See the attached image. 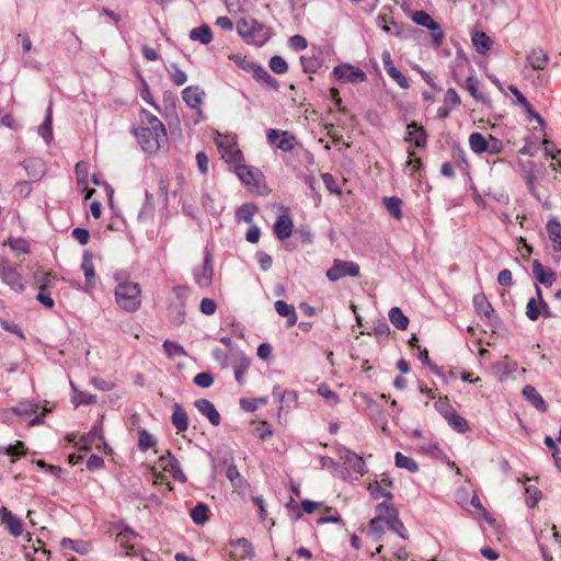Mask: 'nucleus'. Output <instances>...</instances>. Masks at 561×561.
<instances>
[{"label": "nucleus", "instance_id": "nucleus-1", "mask_svg": "<svg viewBox=\"0 0 561 561\" xmlns=\"http://www.w3.org/2000/svg\"><path fill=\"white\" fill-rule=\"evenodd\" d=\"M139 127H133L131 133L138 140L141 149L148 154H153L168 142L167 129L163 123L149 111H140Z\"/></svg>", "mask_w": 561, "mask_h": 561}, {"label": "nucleus", "instance_id": "nucleus-2", "mask_svg": "<svg viewBox=\"0 0 561 561\" xmlns=\"http://www.w3.org/2000/svg\"><path fill=\"white\" fill-rule=\"evenodd\" d=\"M237 32L250 45L263 46L272 36V28L260 23L251 16H243L237 21Z\"/></svg>", "mask_w": 561, "mask_h": 561}, {"label": "nucleus", "instance_id": "nucleus-3", "mask_svg": "<svg viewBox=\"0 0 561 561\" xmlns=\"http://www.w3.org/2000/svg\"><path fill=\"white\" fill-rule=\"evenodd\" d=\"M117 305L128 312H134L140 307V286L138 283L122 282L115 289Z\"/></svg>", "mask_w": 561, "mask_h": 561}, {"label": "nucleus", "instance_id": "nucleus-4", "mask_svg": "<svg viewBox=\"0 0 561 561\" xmlns=\"http://www.w3.org/2000/svg\"><path fill=\"white\" fill-rule=\"evenodd\" d=\"M190 294V288L185 285L173 287L174 300L170 302L168 308V317L172 324L179 327L185 321V304Z\"/></svg>", "mask_w": 561, "mask_h": 561}, {"label": "nucleus", "instance_id": "nucleus-5", "mask_svg": "<svg viewBox=\"0 0 561 561\" xmlns=\"http://www.w3.org/2000/svg\"><path fill=\"white\" fill-rule=\"evenodd\" d=\"M411 19L415 24L424 26L431 31V36L435 47L443 45L445 33L443 32L439 23L434 21L427 12L423 10L415 11L412 13Z\"/></svg>", "mask_w": 561, "mask_h": 561}, {"label": "nucleus", "instance_id": "nucleus-6", "mask_svg": "<svg viewBox=\"0 0 561 561\" xmlns=\"http://www.w3.org/2000/svg\"><path fill=\"white\" fill-rule=\"evenodd\" d=\"M359 275V265L353 261L334 260L333 265L327 271V277L331 282H337L345 276Z\"/></svg>", "mask_w": 561, "mask_h": 561}, {"label": "nucleus", "instance_id": "nucleus-7", "mask_svg": "<svg viewBox=\"0 0 561 561\" xmlns=\"http://www.w3.org/2000/svg\"><path fill=\"white\" fill-rule=\"evenodd\" d=\"M0 277L13 290L22 293L25 289L22 275L13 267L8 260L0 257Z\"/></svg>", "mask_w": 561, "mask_h": 561}, {"label": "nucleus", "instance_id": "nucleus-8", "mask_svg": "<svg viewBox=\"0 0 561 561\" xmlns=\"http://www.w3.org/2000/svg\"><path fill=\"white\" fill-rule=\"evenodd\" d=\"M334 76L339 81L342 82H364L367 79L366 73L359 69L355 68L348 64L339 65L333 70Z\"/></svg>", "mask_w": 561, "mask_h": 561}, {"label": "nucleus", "instance_id": "nucleus-9", "mask_svg": "<svg viewBox=\"0 0 561 561\" xmlns=\"http://www.w3.org/2000/svg\"><path fill=\"white\" fill-rule=\"evenodd\" d=\"M267 140L278 149L289 152L294 149L296 138L287 130L279 131L278 129L270 128L267 130Z\"/></svg>", "mask_w": 561, "mask_h": 561}, {"label": "nucleus", "instance_id": "nucleus-10", "mask_svg": "<svg viewBox=\"0 0 561 561\" xmlns=\"http://www.w3.org/2000/svg\"><path fill=\"white\" fill-rule=\"evenodd\" d=\"M193 275L195 283L199 287L206 288L211 285L214 266L209 253L205 255L203 264L194 268Z\"/></svg>", "mask_w": 561, "mask_h": 561}, {"label": "nucleus", "instance_id": "nucleus-11", "mask_svg": "<svg viewBox=\"0 0 561 561\" xmlns=\"http://www.w3.org/2000/svg\"><path fill=\"white\" fill-rule=\"evenodd\" d=\"M377 24L386 33L392 34L399 38H408L412 32H419V30L412 28L411 25L398 24L392 20L389 25L386 15H379L377 18Z\"/></svg>", "mask_w": 561, "mask_h": 561}, {"label": "nucleus", "instance_id": "nucleus-12", "mask_svg": "<svg viewBox=\"0 0 561 561\" xmlns=\"http://www.w3.org/2000/svg\"><path fill=\"white\" fill-rule=\"evenodd\" d=\"M473 306L479 316L485 318L491 325H496L499 318L495 310L488 301L485 295L479 294L473 297Z\"/></svg>", "mask_w": 561, "mask_h": 561}, {"label": "nucleus", "instance_id": "nucleus-13", "mask_svg": "<svg viewBox=\"0 0 561 561\" xmlns=\"http://www.w3.org/2000/svg\"><path fill=\"white\" fill-rule=\"evenodd\" d=\"M340 458L344 461L354 472L364 476L367 472L364 459L354 451L343 448L340 450Z\"/></svg>", "mask_w": 561, "mask_h": 561}, {"label": "nucleus", "instance_id": "nucleus-14", "mask_svg": "<svg viewBox=\"0 0 561 561\" xmlns=\"http://www.w3.org/2000/svg\"><path fill=\"white\" fill-rule=\"evenodd\" d=\"M550 58L547 51H545L541 47H535L530 49L526 55L527 65L531 67L533 70H543Z\"/></svg>", "mask_w": 561, "mask_h": 561}, {"label": "nucleus", "instance_id": "nucleus-15", "mask_svg": "<svg viewBox=\"0 0 561 561\" xmlns=\"http://www.w3.org/2000/svg\"><path fill=\"white\" fill-rule=\"evenodd\" d=\"M194 405L195 408L198 410V412L206 416L208 419V421L217 426L220 424V414L218 413V411L216 410L214 403L211 401H209L208 399H197L195 402H194Z\"/></svg>", "mask_w": 561, "mask_h": 561}, {"label": "nucleus", "instance_id": "nucleus-16", "mask_svg": "<svg viewBox=\"0 0 561 561\" xmlns=\"http://www.w3.org/2000/svg\"><path fill=\"white\" fill-rule=\"evenodd\" d=\"M0 519L12 536L18 537L22 534L23 528L21 519L14 516L12 512L4 506L0 508Z\"/></svg>", "mask_w": 561, "mask_h": 561}, {"label": "nucleus", "instance_id": "nucleus-17", "mask_svg": "<svg viewBox=\"0 0 561 561\" xmlns=\"http://www.w3.org/2000/svg\"><path fill=\"white\" fill-rule=\"evenodd\" d=\"M293 220L289 215H280L277 217L275 224H274V232L276 237L284 241L288 239L293 233Z\"/></svg>", "mask_w": 561, "mask_h": 561}, {"label": "nucleus", "instance_id": "nucleus-18", "mask_svg": "<svg viewBox=\"0 0 561 561\" xmlns=\"http://www.w3.org/2000/svg\"><path fill=\"white\" fill-rule=\"evenodd\" d=\"M249 66L255 80L264 82L274 91H278L279 82L274 77H272L265 68L256 64H249Z\"/></svg>", "mask_w": 561, "mask_h": 561}, {"label": "nucleus", "instance_id": "nucleus-19", "mask_svg": "<svg viewBox=\"0 0 561 561\" xmlns=\"http://www.w3.org/2000/svg\"><path fill=\"white\" fill-rule=\"evenodd\" d=\"M204 91L198 87L190 85L182 91V99L191 108H199Z\"/></svg>", "mask_w": 561, "mask_h": 561}, {"label": "nucleus", "instance_id": "nucleus-20", "mask_svg": "<svg viewBox=\"0 0 561 561\" xmlns=\"http://www.w3.org/2000/svg\"><path fill=\"white\" fill-rule=\"evenodd\" d=\"M172 424L176 428L178 433H183L188 428V416L186 411L180 403L173 404V413L171 416Z\"/></svg>", "mask_w": 561, "mask_h": 561}, {"label": "nucleus", "instance_id": "nucleus-21", "mask_svg": "<svg viewBox=\"0 0 561 561\" xmlns=\"http://www.w3.org/2000/svg\"><path fill=\"white\" fill-rule=\"evenodd\" d=\"M408 141H414L415 147L424 148L426 146V131L416 122H412L408 125Z\"/></svg>", "mask_w": 561, "mask_h": 561}, {"label": "nucleus", "instance_id": "nucleus-22", "mask_svg": "<svg viewBox=\"0 0 561 561\" xmlns=\"http://www.w3.org/2000/svg\"><path fill=\"white\" fill-rule=\"evenodd\" d=\"M533 274L536 279L545 286H551L556 280L554 272L551 270L547 271L538 260L533 262Z\"/></svg>", "mask_w": 561, "mask_h": 561}, {"label": "nucleus", "instance_id": "nucleus-23", "mask_svg": "<svg viewBox=\"0 0 561 561\" xmlns=\"http://www.w3.org/2000/svg\"><path fill=\"white\" fill-rule=\"evenodd\" d=\"M547 232L552 241V247L556 252H561V224L558 219L552 218L547 224Z\"/></svg>", "mask_w": 561, "mask_h": 561}, {"label": "nucleus", "instance_id": "nucleus-24", "mask_svg": "<svg viewBox=\"0 0 561 561\" xmlns=\"http://www.w3.org/2000/svg\"><path fill=\"white\" fill-rule=\"evenodd\" d=\"M523 396L539 411L545 412L547 410L545 400L534 386L526 385L523 389Z\"/></svg>", "mask_w": 561, "mask_h": 561}, {"label": "nucleus", "instance_id": "nucleus-25", "mask_svg": "<svg viewBox=\"0 0 561 561\" xmlns=\"http://www.w3.org/2000/svg\"><path fill=\"white\" fill-rule=\"evenodd\" d=\"M190 38L207 45L213 41V32L207 24H203L191 30Z\"/></svg>", "mask_w": 561, "mask_h": 561}, {"label": "nucleus", "instance_id": "nucleus-26", "mask_svg": "<svg viewBox=\"0 0 561 561\" xmlns=\"http://www.w3.org/2000/svg\"><path fill=\"white\" fill-rule=\"evenodd\" d=\"M191 518L196 525H204L209 519V508L208 506L199 502L191 510Z\"/></svg>", "mask_w": 561, "mask_h": 561}, {"label": "nucleus", "instance_id": "nucleus-27", "mask_svg": "<svg viewBox=\"0 0 561 561\" xmlns=\"http://www.w3.org/2000/svg\"><path fill=\"white\" fill-rule=\"evenodd\" d=\"M300 62L305 72L314 73L322 65L318 54L313 50L310 56L304 55L300 57Z\"/></svg>", "mask_w": 561, "mask_h": 561}, {"label": "nucleus", "instance_id": "nucleus-28", "mask_svg": "<svg viewBox=\"0 0 561 561\" xmlns=\"http://www.w3.org/2000/svg\"><path fill=\"white\" fill-rule=\"evenodd\" d=\"M382 204L388 213L396 219H401L403 214L401 210L402 201L397 196L383 197Z\"/></svg>", "mask_w": 561, "mask_h": 561}, {"label": "nucleus", "instance_id": "nucleus-29", "mask_svg": "<svg viewBox=\"0 0 561 561\" xmlns=\"http://www.w3.org/2000/svg\"><path fill=\"white\" fill-rule=\"evenodd\" d=\"M81 268L84 273L87 284L89 286H92L94 284V279H95V272H94V266L92 263V253L91 252H89V251L84 252Z\"/></svg>", "mask_w": 561, "mask_h": 561}, {"label": "nucleus", "instance_id": "nucleus-30", "mask_svg": "<svg viewBox=\"0 0 561 561\" xmlns=\"http://www.w3.org/2000/svg\"><path fill=\"white\" fill-rule=\"evenodd\" d=\"M389 320L399 330H405L409 325V318L404 316L399 307H393L390 309Z\"/></svg>", "mask_w": 561, "mask_h": 561}, {"label": "nucleus", "instance_id": "nucleus-31", "mask_svg": "<svg viewBox=\"0 0 561 561\" xmlns=\"http://www.w3.org/2000/svg\"><path fill=\"white\" fill-rule=\"evenodd\" d=\"M491 38L484 32L472 35V44L479 54H485L491 48Z\"/></svg>", "mask_w": 561, "mask_h": 561}, {"label": "nucleus", "instance_id": "nucleus-32", "mask_svg": "<svg viewBox=\"0 0 561 561\" xmlns=\"http://www.w3.org/2000/svg\"><path fill=\"white\" fill-rule=\"evenodd\" d=\"M469 145L473 152L476 153H483L488 150V140L481 133H472L469 136Z\"/></svg>", "mask_w": 561, "mask_h": 561}, {"label": "nucleus", "instance_id": "nucleus-33", "mask_svg": "<svg viewBox=\"0 0 561 561\" xmlns=\"http://www.w3.org/2000/svg\"><path fill=\"white\" fill-rule=\"evenodd\" d=\"M238 176L243 183L248 185L253 184L254 186H259L261 182V174L252 171L248 167H240L238 169Z\"/></svg>", "mask_w": 561, "mask_h": 561}, {"label": "nucleus", "instance_id": "nucleus-34", "mask_svg": "<svg viewBox=\"0 0 561 561\" xmlns=\"http://www.w3.org/2000/svg\"><path fill=\"white\" fill-rule=\"evenodd\" d=\"M394 460H396V466L398 468L407 469L408 471H410L412 473L419 471L417 462L414 459H412L411 457H408L400 451L396 453Z\"/></svg>", "mask_w": 561, "mask_h": 561}, {"label": "nucleus", "instance_id": "nucleus-35", "mask_svg": "<svg viewBox=\"0 0 561 561\" xmlns=\"http://www.w3.org/2000/svg\"><path fill=\"white\" fill-rule=\"evenodd\" d=\"M72 389L75 390V396L72 397V403L78 408L80 405H89L96 401V397L89 392L78 391L75 387L73 382H70Z\"/></svg>", "mask_w": 561, "mask_h": 561}, {"label": "nucleus", "instance_id": "nucleus-36", "mask_svg": "<svg viewBox=\"0 0 561 561\" xmlns=\"http://www.w3.org/2000/svg\"><path fill=\"white\" fill-rule=\"evenodd\" d=\"M24 168L33 181L39 180L44 173L43 163L37 159L25 161Z\"/></svg>", "mask_w": 561, "mask_h": 561}, {"label": "nucleus", "instance_id": "nucleus-37", "mask_svg": "<svg viewBox=\"0 0 561 561\" xmlns=\"http://www.w3.org/2000/svg\"><path fill=\"white\" fill-rule=\"evenodd\" d=\"M61 547L70 548L71 550L80 553L87 554L91 550V545L87 541H76L70 538H64L60 542Z\"/></svg>", "mask_w": 561, "mask_h": 561}, {"label": "nucleus", "instance_id": "nucleus-38", "mask_svg": "<svg viewBox=\"0 0 561 561\" xmlns=\"http://www.w3.org/2000/svg\"><path fill=\"white\" fill-rule=\"evenodd\" d=\"M38 134L44 138V140L48 144L53 139V130H51V105L47 108V114L44 122L38 127Z\"/></svg>", "mask_w": 561, "mask_h": 561}, {"label": "nucleus", "instance_id": "nucleus-39", "mask_svg": "<svg viewBox=\"0 0 561 561\" xmlns=\"http://www.w3.org/2000/svg\"><path fill=\"white\" fill-rule=\"evenodd\" d=\"M256 211L257 207L254 204H243L237 209L236 216L239 220L250 224Z\"/></svg>", "mask_w": 561, "mask_h": 561}, {"label": "nucleus", "instance_id": "nucleus-40", "mask_svg": "<svg viewBox=\"0 0 561 561\" xmlns=\"http://www.w3.org/2000/svg\"><path fill=\"white\" fill-rule=\"evenodd\" d=\"M387 525L389 529L397 533L402 539H407V535L404 534L405 527L400 520L398 512H393L391 516H388Z\"/></svg>", "mask_w": 561, "mask_h": 561}, {"label": "nucleus", "instance_id": "nucleus-41", "mask_svg": "<svg viewBox=\"0 0 561 561\" xmlns=\"http://www.w3.org/2000/svg\"><path fill=\"white\" fill-rule=\"evenodd\" d=\"M145 203L142 208L140 209L138 214V219L141 221H147L153 217V204H152V195L146 191L145 193Z\"/></svg>", "mask_w": 561, "mask_h": 561}, {"label": "nucleus", "instance_id": "nucleus-42", "mask_svg": "<svg viewBox=\"0 0 561 561\" xmlns=\"http://www.w3.org/2000/svg\"><path fill=\"white\" fill-rule=\"evenodd\" d=\"M320 505H321V503H319V502L304 500L301 502V510L296 504L294 505V507H293L294 518L299 519L302 516V512H305L307 514H312Z\"/></svg>", "mask_w": 561, "mask_h": 561}, {"label": "nucleus", "instance_id": "nucleus-43", "mask_svg": "<svg viewBox=\"0 0 561 561\" xmlns=\"http://www.w3.org/2000/svg\"><path fill=\"white\" fill-rule=\"evenodd\" d=\"M163 350H164L165 354L168 355V357H170V358L186 355V352L182 345H180L176 342L170 341V340H165L163 342Z\"/></svg>", "mask_w": 561, "mask_h": 561}, {"label": "nucleus", "instance_id": "nucleus-44", "mask_svg": "<svg viewBox=\"0 0 561 561\" xmlns=\"http://www.w3.org/2000/svg\"><path fill=\"white\" fill-rule=\"evenodd\" d=\"M446 421L458 433H466L469 430L468 422L457 412L453 413Z\"/></svg>", "mask_w": 561, "mask_h": 561}, {"label": "nucleus", "instance_id": "nucleus-45", "mask_svg": "<svg viewBox=\"0 0 561 561\" xmlns=\"http://www.w3.org/2000/svg\"><path fill=\"white\" fill-rule=\"evenodd\" d=\"M88 435L96 442V448H104V451L111 450L102 435L101 424H95Z\"/></svg>", "mask_w": 561, "mask_h": 561}, {"label": "nucleus", "instance_id": "nucleus-46", "mask_svg": "<svg viewBox=\"0 0 561 561\" xmlns=\"http://www.w3.org/2000/svg\"><path fill=\"white\" fill-rule=\"evenodd\" d=\"M156 445V438L147 430L139 431L138 447L141 451H146Z\"/></svg>", "mask_w": 561, "mask_h": 561}, {"label": "nucleus", "instance_id": "nucleus-47", "mask_svg": "<svg viewBox=\"0 0 561 561\" xmlns=\"http://www.w3.org/2000/svg\"><path fill=\"white\" fill-rule=\"evenodd\" d=\"M159 463L164 471L172 472L178 466H180L179 460L168 451L165 455L159 458Z\"/></svg>", "mask_w": 561, "mask_h": 561}, {"label": "nucleus", "instance_id": "nucleus-48", "mask_svg": "<svg viewBox=\"0 0 561 561\" xmlns=\"http://www.w3.org/2000/svg\"><path fill=\"white\" fill-rule=\"evenodd\" d=\"M250 366V360L248 357L242 356L240 360L233 366L234 377L239 385L243 383V375L248 370Z\"/></svg>", "mask_w": 561, "mask_h": 561}, {"label": "nucleus", "instance_id": "nucleus-49", "mask_svg": "<svg viewBox=\"0 0 561 561\" xmlns=\"http://www.w3.org/2000/svg\"><path fill=\"white\" fill-rule=\"evenodd\" d=\"M368 491L373 499L377 500L379 497H386L388 500L392 499L391 492L387 491L381 486L378 481H374L369 483Z\"/></svg>", "mask_w": 561, "mask_h": 561}, {"label": "nucleus", "instance_id": "nucleus-50", "mask_svg": "<svg viewBox=\"0 0 561 561\" xmlns=\"http://www.w3.org/2000/svg\"><path fill=\"white\" fill-rule=\"evenodd\" d=\"M270 68L277 75H284L288 70L287 61L282 56H273L270 59Z\"/></svg>", "mask_w": 561, "mask_h": 561}, {"label": "nucleus", "instance_id": "nucleus-51", "mask_svg": "<svg viewBox=\"0 0 561 561\" xmlns=\"http://www.w3.org/2000/svg\"><path fill=\"white\" fill-rule=\"evenodd\" d=\"M526 494V505L530 508L535 507L538 504V501L541 497V491L536 486L528 485L525 488Z\"/></svg>", "mask_w": 561, "mask_h": 561}, {"label": "nucleus", "instance_id": "nucleus-52", "mask_svg": "<svg viewBox=\"0 0 561 561\" xmlns=\"http://www.w3.org/2000/svg\"><path fill=\"white\" fill-rule=\"evenodd\" d=\"M508 90L515 95L516 100H517V103L519 105H522L525 110V112L528 114V113H534V107L533 105L528 102V100L526 99V96L517 89L516 85L514 84H511L508 87Z\"/></svg>", "mask_w": 561, "mask_h": 561}, {"label": "nucleus", "instance_id": "nucleus-53", "mask_svg": "<svg viewBox=\"0 0 561 561\" xmlns=\"http://www.w3.org/2000/svg\"><path fill=\"white\" fill-rule=\"evenodd\" d=\"M541 314L539 301L537 302L536 298H530L526 306V316L529 320L536 321L539 319Z\"/></svg>", "mask_w": 561, "mask_h": 561}, {"label": "nucleus", "instance_id": "nucleus-54", "mask_svg": "<svg viewBox=\"0 0 561 561\" xmlns=\"http://www.w3.org/2000/svg\"><path fill=\"white\" fill-rule=\"evenodd\" d=\"M8 244L11 248V250H13L15 252H21V253L30 252V244L23 238H16V239L10 238L8 240Z\"/></svg>", "mask_w": 561, "mask_h": 561}, {"label": "nucleus", "instance_id": "nucleus-55", "mask_svg": "<svg viewBox=\"0 0 561 561\" xmlns=\"http://www.w3.org/2000/svg\"><path fill=\"white\" fill-rule=\"evenodd\" d=\"M390 78H392L400 88L408 89L409 82L408 79L403 76V73L398 70L394 66H391L388 71H386Z\"/></svg>", "mask_w": 561, "mask_h": 561}, {"label": "nucleus", "instance_id": "nucleus-56", "mask_svg": "<svg viewBox=\"0 0 561 561\" xmlns=\"http://www.w3.org/2000/svg\"><path fill=\"white\" fill-rule=\"evenodd\" d=\"M25 453V447L23 442L16 440L14 445H10L8 447H0V454H5L9 456H22Z\"/></svg>", "mask_w": 561, "mask_h": 561}, {"label": "nucleus", "instance_id": "nucleus-57", "mask_svg": "<svg viewBox=\"0 0 561 561\" xmlns=\"http://www.w3.org/2000/svg\"><path fill=\"white\" fill-rule=\"evenodd\" d=\"M436 410L447 420L456 410L450 405L447 398L439 399L435 402Z\"/></svg>", "mask_w": 561, "mask_h": 561}, {"label": "nucleus", "instance_id": "nucleus-58", "mask_svg": "<svg viewBox=\"0 0 561 561\" xmlns=\"http://www.w3.org/2000/svg\"><path fill=\"white\" fill-rule=\"evenodd\" d=\"M193 381L198 387L208 388L214 383V376L207 371L198 373Z\"/></svg>", "mask_w": 561, "mask_h": 561}, {"label": "nucleus", "instance_id": "nucleus-59", "mask_svg": "<svg viewBox=\"0 0 561 561\" xmlns=\"http://www.w3.org/2000/svg\"><path fill=\"white\" fill-rule=\"evenodd\" d=\"M171 78L176 85H183L187 81L186 73L181 70L175 64L171 65Z\"/></svg>", "mask_w": 561, "mask_h": 561}, {"label": "nucleus", "instance_id": "nucleus-60", "mask_svg": "<svg viewBox=\"0 0 561 561\" xmlns=\"http://www.w3.org/2000/svg\"><path fill=\"white\" fill-rule=\"evenodd\" d=\"M38 294L36 296V300L41 302L48 309H51L55 306L54 299L50 297V294L44 287H38Z\"/></svg>", "mask_w": 561, "mask_h": 561}, {"label": "nucleus", "instance_id": "nucleus-61", "mask_svg": "<svg viewBox=\"0 0 561 561\" xmlns=\"http://www.w3.org/2000/svg\"><path fill=\"white\" fill-rule=\"evenodd\" d=\"M51 277L53 275L50 272L37 270L34 273V280L39 284V287H44L45 289H48V284L50 283Z\"/></svg>", "mask_w": 561, "mask_h": 561}, {"label": "nucleus", "instance_id": "nucleus-62", "mask_svg": "<svg viewBox=\"0 0 561 561\" xmlns=\"http://www.w3.org/2000/svg\"><path fill=\"white\" fill-rule=\"evenodd\" d=\"M227 479L234 485H239L243 481L237 466L230 465L226 470Z\"/></svg>", "mask_w": 561, "mask_h": 561}, {"label": "nucleus", "instance_id": "nucleus-63", "mask_svg": "<svg viewBox=\"0 0 561 561\" xmlns=\"http://www.w3.org/2000/svg\"><path fill=\"white\" fill-rule=\"evenodd\" d=\"M289 46L295 50H304L308 46L307 39L299 34L293 35L288 41Z\"/></svg>", "mask_w": 561, "mask_h": 561}, {"label": "nucleus", "instance_id": "nucleus-64", "mask_svg": "<svg viewBox=\"0 0 561 561\" xmlns=\"http://www.w3.org/2000/svg\"><path fill=\"white\" fill-rule=\"evenodd\" d=\"M201 312L206 316H211L216 312L217 304L214 299L203 298L199 306Z\"/></svg>", "mask_w": 561, "mask_h": 561}]
</instances>
